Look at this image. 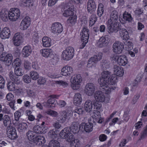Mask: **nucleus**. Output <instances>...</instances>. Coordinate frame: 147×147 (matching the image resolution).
Masks as SVG:
<instances>
[{
	"label": "nucleus",
	"mask_w": 147,
	"mask_h": 147,
	"mask_svg": "<svg viewBox=\"0 0 147 147\" xmlns=\"http://www.w3.org/2000/svg\"><path fill=\"white\" fill-rule=\"evenodd\" d=\"M118 17L119 14L117 11L114 10L111 12L110 18L106 23L109 33H116L119 30V25L117 22Z\"/></svg>",
	"instance_id": "f257e3e1"
},
{
	"label": "nucleus",
	"mask_w": 147,
	"mask_h": 147,
	"mask_svg": "<svg viewBox=\"0 0 147 147\" xmlns=\"http://www.w3.org/2000/svg\"><path fill=\"white\" fill-rule=\"evenodd\" d=\"M20 15V10L18 8H15L10 11L5 8L2 9L0 12V17L3 21L7 22L8 18L11 21H15L19 17Z\"/></svg>",
	"instance_id": "f03ea898"
},
{
	"label": "nucleus",
	"mask_w": 147,
	"mask_h": 147,
	"mask_svg": "<svg viewBox=\"0 0 147 147\" xmlns=\"http://www.w3.org/2000/svg\"><path fill=\"white\" fill-rule=\"evenodd\" d=\"M117 78L115 75H111V73L108 71H104L102 73V76L98 80L100 86L105 85L109 83L110 85H115L117 82Z\"/></svg>",
	"instance_id": "7ed1b4c3"
},
{
	"label": "nucleus",
	"mask_w": 147,
	"mask_h": 147,
	"mask_svg": "<svg viewBox=\"0 0 147 147\" xmlns=\"http://www.w3.org/2000/svg\"><path fill=\"white\" fill-rule=\"evenodd\" d=\"M26 135L27 138L29 141L33 142L37 145L41 146L45 142L44 137L36 135L33 131H28L27 132Z\"/></svg>",
	"instance_id": "20e7f679"
},
{
	"label": "nucleus",
	"mask_w": 147,
	"mask_h": 147,
	"mask_svg": "<svg viewBox=\"0 0 147 147\" xmlns=\"http://www.w3.org/2000/svg\"><path fill=\"white\" fill-rule=\"evenodd\" d=\"M15 74L12 71H10L9 73L10 79L15 83L16 84H18L20 83V79L18 77L21 76L24 74L22 69L20 67H14Z\"/></svg>",
	"instance_id": "39448f33"
},
{
	"label": "nucleus",
	"mask_w": 147,
	"mask_h": 147,
	"mask_svg": "<svg viewBox=\"0 0 147 147\" xmlns=\"http://www.w3.org/2000/svg\"><path fill=\"white\" fill-rule=\"evenodd\" d=\"M82 78L80 74L71 77V86L74 90H77L80 88V83L82 81Z\"/></svg>",
	"instance_id": "423d86ee"
},
{
	"label": "nucleus",
	"mask_w": 147,
	"mask_h": 147,
	"mask_svg": "<svg viewBox=\"0 0 147 147\" xmlns=\"http://www.w3.org/2000/svg\"><path fill=\"white\" fill-rule=\"evenodd\" d=\"M74 49L71 47H68L62 53V56L63 59L66 60L71 59L74 55Z\"/></svg>",
	"instance_id": "0eeeda50"
},
{
	"label": "nucleus",
	"mask_w": 147,
	"mask_h": 147,
	"mask_svg": "<svg viewBox=\"0 0 147 147\" xmlns=\"http://www.w3.org/2000/svg\"><path fill=\"white\" fill-rule=\"evenodd\" d=\"M102 53L100 52L94 55L93 57L90 58L88 61L87 67L90 68L95 66L96 62L99 61L102 59Z\"/></svg>",
	"instance_id": "6e6552de"
},
{
	"label": "nucleus",
	"mask_w": 147,
	"mask_h": 147,
	"mask_svg": "<svg viewBox=\"0 0 147 147\" xmlns=\"http://www.w3.org/2000/svg\"><path fill=\"white\" fill-rule=\"evenodd\" d=\"M88 32V31L86 28L84 27L82 30L80 35H82L81 39L82 43L80 46V49L83 48L88 41L89 34Z\"/></svg>",
	"instance_id": "1a4fd4ad"
},
{
	"label": "nucleus",
	"mask_w": 147,
	"mask_h": 147,
	"mask_svg": "<svg viewBox=\"0 0 147 147\" xmlns=\"http://www.w3.org/2000/svg\"><path fill=\"white\" fill-rule=\"evenodd\" d=\"M0 60L1 61L4 62L5 65L8 67L11 65L13 59V56L10 54H6L3 53L0 56Z\"/></svg>",
	"instance_id": "9d476101"
},
{
	"label": "nucleus",
	"mask_w": 147,
	"mask_h": 147,
	"mask_svg": "<svg viewBox=\"0 0 147 147\" xmlns=\"http://www.w3.org/2000/svg\"><path fill=\"white\" fill-rule=\"evenodd\" d=\"M74 7L73 6L70 7L67 4L63 8V10L64 12L63 13V15L65 17H70L74 16Z\"/></svg>",
	"instance_id": "9b49d317"
},
{
	"label": "nucleus",
	"mask_w": 147,
	"mask_h": 147,
	"mask_svg": "<svg viewBox=\"0 0 147 147\" xmlns=\"http://www.w3.org/2000/svg\"><path fill=\"white\" fill-rule=\"evenodd\" d=\"M86 7L87 11L90 13H94L96 9V6L95 2L94 0H88V1Z\"/></svg>",
	"instance_id": "f8f14e48"
},
{
	"label": "nucleus",
	"mask_w": 147,
	"mask_h": 147,
	"mask_svg": "<svg viewBox=\"0 0 147 147\" xmlns=\"http://www.w3.org/2000/svg\"><path fill=\"white\" fill-rule=\"evenodd\" d=\"M113 50L114 53L120 54L122 53L124 49L123 44L120 42H116L113 45Z\"/></svg>",
	"instance_id": "ddd939ff"
},
{
	"label": "nucleus",
	"mask_w": 147,
	"mask_h": 147,
	"mask_svg": "<svg viewBox=\"0 0 147 147\" xmlns=\"http://www.w3.org/2000/svg\"><path fill=\"white\" fill-rule=\"evenodd\" d=\"M7 134L8 137L11 140H14L17 138L16 129L12 126L8 127L7 129Z\"/></svg>",
	"instance_id": "4468645a"
},
{
	"label": "nucleus",
	"mask_w": 147,
	"mask_h": 147,
	"mask_svg": "<svg viewBox=\"0 0 147 147\" xmlns=\"http://www.w3.org/2000/svg\"><path fill=\"white\" fill-rule=\"evenodd\" d=\"M95 90L94 85L92 83H88L85 86L84 91L86 94L90 96L92 95Z\"/></svg>",
	"instance_id": "2eb2a0df"
},
{
	"label": "nucleus",
	"mask_w": 147,
	"mask_h": 147,
	"mask_svg": "<svg viewBox=\"0 0 147 147\" xmlns=\"http://www.w3.org/2000/svg\"><path fill=\"white\" fill-rule=\"evenodd\" d=\"M52 32L57 34L61 33L63 30V27L61 24L59 22L53 24L51 27Z\"/></svg>",
	"instance_id": "dca6fc26"
},
{
	"label": "nucleus",
	"mask_w": 147,
	"mask_h": 147,
	"mask_svg": "<svg viewBox=\"0 0 147 147\" xmlns=\"http://www.w3.org/2000/svg\"><path fill=\"white\" fill-rule=\"evenodd\" d=\"M69 128H70V132H71L75 134L78 133L82 128L78 122L72 123Z\"/></svg>",
	"instance_id": "f3484780"
},
{
	"label": "nucleus",
	"mask_w": 147,
	"mask_h": 147,
	"mask_svg": "<svg viewBox=\"0 0 147 147\" xmlns=\"http://www.w3.org/2000/svg\"><path fill=\"white\" fill-rule=\"evenodd\" d=\"M31 24L30 19L28 16H26L23 19L20 24L21 28L22 30L26 29Z\"/></svg>",
	"instance_id": "a211bd4d"
},
{
	"label": "nucleus",
	"mask_w": 147,
	"mask_h": 147,
	"mask_svg": "<svg viewBox=\"0 0 147 147\" xmlns=\"http://www.w3.org/2000/svg\"><path fill=\"white\" fill-rule=\"evenodd\" d=\"M12 40L14 45L16 46H19L22 42V36L18 33H16L14 35Z\"/></svg>",
	"instance_id": "6ab92c4d"
},
{
	"label": "nucleus",
	"mask_w": 147,
	"mask_h": 147,
	"mask_svg": "<svg viewBox=\"0 0 147 147\" xmlns=\"http://www.w3.org/2000/svg\"><path fill=\"white\" fill-rule=\"evenodd\" d=\"M10 36V31L7 27L4 28L1 32L0 37L2 39L8 38Z\"/></svg>",
	"instance_id": "aec40b11"
},
{
	"label": "nucleus",
	"mask_w": 147,
	"mask_h": 147,
	"mask_svg": "<svg viewBox=\"0 0 147 147\" xmlns=\"http://www.w3.org/2000/svg\"><path fill=\"white\" fill-rule=\"evenodd\" d=\"M94 96L97 101L102 102L105 100V96L103 93L101 91L96 92Z\"/></svg>",
	"instance_id": "412c9836"
},
{
	"label": "nucleus",
	"mask_w": 147,
	"mask_h": 147,
	"mask_svg": "<svg viewBox=\"0 0 147 147\" xmlns=\"http://www.w3.org/2000/svg\"><path fill=\"white\" fill-rule=\"evenodd\" d=\"M80 127H81L82 130L84 129V130L86 132H90L93 130V124L92 123H83L80 125Z\"/></svg>",
	"instance_id": "4be33fe9"
},
{
	"label": "nucleus",
	"mask_w": 147,
	"mask_h": 147,
	"mask_svg": "<svg viewBox=\"0 0 147 147\" xmlns=\"http://www.w3.org/2000/svg\"><path fill=\"white\" fill-rule=\"evenodd\" d=\"M119 34L120 36L122 39L124 40H128L129 38V36L127 30L125 29H121L119 25Z\"/></svg>",
	"instance_id": "5701e85b"
},
{
	"label": "nucleus",
	"mask_w": 147,
	"mask_h": 147,
	"mask_svg": "<svg viewBox=\"0 0 147 147\" xmlns=\"http://www.w3.org/2000/svg\"><path fill=\"white\" fill-rule=\"evenodd\" d=\"M73 69L69 66H65L63 67L61 70V74L65 76H69L73 72Z\"/></svg>",
	"instance_id": "b1692460"
},
{
	"label": "nucleus",
	"mask_w": 147,
	"mask_h": 147,
	"mask_svg": "<svg viewBox=\"0 0 147 147\" xmlns=\"http://www.w3.org/2000/svg\"><path fill=\"white\" fill-rule=\"evenodd\" d=\"M70 134V128L69 127H67L65 128L61 131L59 134V135L61 138L66 139L68 138L69 135Z\"/></svg>",
	"instance_id": "393cba45"
},
{
	"label": "nucleus",
	"mask_w": 147,
	"mask_h": 147,
	"mask_svg": "<svg viewBox=\"0 0 147 147\" xmlns=\"http://www.w3.org/2000/svg\"><path fill=\"white\" fill-rule=\"evenodd\" d=\"M133 18L132 17L131 14L128 12L125 11L123 14V17L121 20L122 22H120L123 24H124L125 22H131Z\"/></svg>",
	"instance_id": "a878e982"
},
{
	"label": "nucleus",
	"mask_w": 147,
	"mask_h": 147,
	"mask_svg": "<svg viewBox=\"0 0 147 147\" xmlns=\"http://www.w3.org/2000/svg\"><path fill=\"white\" fill-rule=\"evenodd\" d=\"M113 69L116 75L119 77H121L123 76L124 71L122 67L115 65L114 66Z\"/></svg>",
	"instance_id": "bb28decb"
},
{
	"label": "nucleus",
	"mask_w": 147,
	"mask_h": 147,
	"mask_svg": "<svg viewBox=\"0 0 147 147\" xmlns=\"http://www.w3.org/2000/svg\"><path fill=\"white\" fill-rule=\"evenodd\" d=\"M32 49L30 45L24 46L22 51L23 55L24 57H28L31 53Z\"/></svg>",
	"instance_id": "cd10ccee"
},
{
	"label": "nucleus",
	"mask_w": 147,
	"mask_h": 147,
	"mask_svg": "<svg viewBox=\"0 0 147 147\" xmlns=\"http://www.w3.org/2000/svg\"><path fill=\"white\" fill-rule=\"evenodd\" d=\"M118 64L120 65L125 66L128 62L126 56L124 55H120L117 59Z\"/></svg>",
	"instance_id": "c85d7f7f"
},
{
	"label": "nucleus",
	"mask_w": 147,
	"mask_h": 147,
	"mask_svg": "<svg viewBox=\"0 0 147 147\" xmlns=\"http://www.w3.org/2000/svg\"><path fill=\"white\" fill-rule=\"evenodd\" d=\"M40 53L42 56L45 58L50 57L53 55L52 50L48 49H41Z\"/></svg>",
	"instance_id": "c756f323"
},
{
	"label": "nucleus",
	"mask_w": 147,
	"mask_h": 147,
	"mask_svg": "<svg viewBox=\"0 0 147 147\" xmlns=\"http://www.w3.org/2000/svg\"><path fill=\"white\" fill-rule=\"evenodd\" d=\"M109 83L105 84V85H103V86H100V89L102 91L105 90V93L107 94L110 93L111 90H114L116 87L115 86H108V85H109Z\"/></svg>",
	"instance_id": "7c9ffc66"
},
{
	"label": "nucleus",
	"mask_w": 147,
	"mask_h": 147,
	"mask_svg": "<svg viewBox=\"0 0 147 147\" xmlns=\"http://www.w3.org/2000/svg\"><path fill=\"white\" fill-rule=\"evenodd\" d=\"M82 101V95L79 93H76L73 98V102L76 105H80Z\"/></svg>",
	"instance_id": "2f4dec72"
},
{
	"label": "nucleus",
	"mask_w": 147,
	"mask_h": 147,
	"mask_svg": "<svg viewBox=\"0 0 147 147\" xmlns=\"http://www.w3.org/2000/svg\"><path fill=\"white\" fill-rule=\"evenodd\" d=\"M56 95H51L49 97L50 98L47 100V102L50 105V108H53L55 107L57 104V101L55 98L56 97Z\"/></svg>",
	"instance_id": "473e14b6"
},
{
	"label": "nucleus",
	"mask_w": 147,
	"mask_h": 147,
	"mask_svg": "<svg viewBox=\"0 0 147 147\" xmlns=\"http://www.w3.org/2000/svg\"><path fill=\"white\" fill-rule=\"evenodd\" d=\"M42 46L46 47H48L51 45V39L47 37H44L42 39Z\"/></svg>",
	"instance_id": "72a5a7b5"
},
{
	"label": "nucleus",
	"mask_w": 147,
	"mask_h": 147,
	"mask_svg": "<svg viewBox=\"0 0 147 147\" xmlns=\"http://www.w3.org/2000/svg\"><path fill=\"white\" fill-rule=\"evenodd\" d=\"M47 127L45 128L44 126L40 127L38 125L35 126L33 128L34 132L35 133L41 134L45 132V130L47 129Z\"/></svg>",
	"instance_id": "f704fd0d"
},
{
	"label": "nucleus",
	"mask_w": 147,
	"mask_h": 147,
	"mask_svg": "<svg viewBox=\"0 0 147 147\" xmlns=\"http://www.w3.org/2000/svg\"><path fill=\"white\" fill-rule=\"evenodd\" d=\"M93 104L92 102L90 100L86 101L84 105V108L86 112H90L92 109Z\"/></svg>",
	"instance_id": "c9c22d12"
},
{
	"label": "nucleus",
	"mask_w": 147,
	"mask_h": 147,
	"mask_svg": "<svg viewBox=\"0 0 147 147\" xmlns=\"http://www.w3.org/2000/svg\"><path fill=\"white\" fill-rule=\"evenodd\" d=\"M107 44L105 37L103 36L100 38L97 43L98 46L100 48L105 47Z\"/></svg>",
	"instance_id": "e433bc0d"
},
{
	"label": "nucleus",
	"mask_w": 147,
	"mask_h": 147,
	"mask_svg": "<svg viewBox=\"0 0 147 147\" xmlns=\"http://www.w3.org/2000/svg\"><path fill=\"white\" fill-rule=\"evenodd\" d=\"M57 118V120L61 123H63L66 120L67 117V113L65 111H63L61 113Z\"/></svg>",
	"instance_id": "4c0bfd02"
},
{
	"label": "nucleus",
	"mask_w": 147,
	"mask_h": 147,
	"mask_svg": "<svg viewBox=\"0 0 147 147\" xmlns=\"http://www.w3.org/2000/svg\"><path fill=\"white\" fill-rule=\"evenodd\" d=\"M4 125L6 127L9 126L11 121L9 117L7 115H5L3 117V120Z\"/></svg>",
	"instance_id": "58836bf2"
},
{
	"label": "nucleus",
	"mask_w": 147,
	"mask_h": 147,
	"mask_svg": "<svg viewBox=\"0 0 147 147\" xmlns=\"http://www.w3.org/2000/svg\"><path fill=\"white\" fill-rule=\"evenodd\" d=\"M103 7L104 6L102 4L100 3L99 4L97 11V14L100 17H101L104 13V9Z\"/></svg>",
	"instance_id": "ea45409f"
},
{
	"label": "nucleus",
	"mask_w": 147,
	"mask_h": 147,
	"mask_svg": "<svg viewBox=\"0 0 147 147\" xmlns=\"http://www.w3.org/2000/svg\"><path fill=\"white\" fill-rule=\"evenodd\" d=\"M28 127L26 123H19L18 129L19 131L22 132L25 131Z\"/></svg>",
	"instance_id": "a19ab883"
},
{
	"label": "nucleus",
	"mask_w": 147,
	"mask_h": 147,
	"mask_svg": "<svg viewBox=\"0 0 147 147\" xmlns=\"http://www.w3.org/2000/svg\"><path fill=\"white\" fill-rule=\"evenodd\" d=\"M22 4L26 7H32L33 3L32 0H21Z\"/></svg>",
	"instance_id": "79ce46f5"
},
{
	"label": "nucleus",
	"mask_w": 147,
	"mask_h": 147,
	"mask_svg": "<svg viewBox=\"0 0 147 147\" xmlns=\"http://www.w3.org/2000/svg\"><path fill=\"white\" fill-rule=\"evenodd\" d=\"M7 87L9 91H13L15 90L16 85L14 82L9 81L7 82Z\"/></svg>",
	"instance_id": "37998d69"
},
{
	"label": "nucleus",
	"mask_w": 147,
	"mask_h": 147,
	"mask_svg": "<svg viewBox=\"0 0 147 147\" xmlns=\"http://www.w3.org/2000/svg\"><path fill=\"white\" fill-rule=\"evenodd\" d=\"M102 69L104 70H106L110 67V62L106 60H102L101 63Z\"/></svg>",
	"instance_id": "c03bdc74"
},
{
	"label": "nucleus",
	"mask_w": 147,
	"mask_h": 147,
	"mask_svg": "<svg viewBox=\"0 0 147 147\" xmlns=\"http://www.w3.org/2000/svg\"><path fill=\"white\" fill-rule=\"evenodd\" d=\"M90 14L92 15L90 18V25L92 26L96 21L97 18L96 15L94 13Z\"/></svg>",
	"instance_id": "a18cd8bd"
},
{
	"label": "nucleus",
	"mask_w": 147,
	"mask_h": 147,
	"mask_svg": "<svg viewBox=\"0 0 147 147\" xmlns=\"http://www.w3.org/2000/svg\"><path fill=\"white\" fill-rule=\"evenodd\" d=\"M49 145L50 147H59L60 143L57 140H53L50 141Z\"/></svg>",
	"instance_id": "49530a36"
},
{
	"label": "nucleus",
	"mask_w": 147,
	"mask_h": 147,
	"mask_svg": "<svg viewBox=\"0 0 147 147\" xmlns=\"http://www.w3.org/2000/svg\"><path fill=\"white\" fill-rule=\"evenodd\" d=\"M80 145L79 140L78 139H76L74 140L71 141L70 146V147H79Z\"/></svg>",
	"instance_id": "de8ad7c7"
},
{
	"label": "nucleus",
	"mask_w": 147,
	"mask_h": 147,
	"mask_svg": "<svg viewBox=\"0 0 147 147\" xmlns=\"http://www.w3.org/2000/svg\"><path fill=\"white\" fill-rule=\"evenodd\" d=\"M21 63V60L18 58H17L14 60V61L12 62V65L15 66V67H19Z\"/></svg>",
	"instance_id": "09e8293b"
},
{
	"label": "nucleus",
	"mask_w": 147,
	"mask_h": 147,
	"mask_svg": "<svg viewBox=\"0 0 147 147\" xmlns=\"http://www.w3.org/2000/svg\"><path fill=\"white\" fill-rule=\"evenodd\" d=\"M128 40H124L123 42L125 45L127 46L126 48L128 47V50H131L133 49V44L131 42Z\"/></svg>",
	"instance_id": "8fccbe9b"
},
{
	"label": "nucleus",
	"mask_w": 147,
	"mask_h": 147,
	"mask_svg": "<svg viewBox=\"0 0 147 147\" xmlns=\"http://www.w3.org/2000/svg\"><path fill=\"white\" fill-rule=\"evenodd\" d=\"M30 74V77L33 80H35L39 78V75L38 73L35 71H32Z\"/></svg>",
	"instance_id": "3c124183"
},
{
	"label": "nucleus",
	"mask_w": 147,
	"mask_h": 147,
	"mask_svg": "<svg viewBox=\"0 0 147 147\" xmlns=\"http://www.w3.org/2000/svg\"><path fill=\"white\" fill-rule=\"evenodd\" d=\"M73 112L76 113L78 115H81L84 112L83 107H79L74 110Z\"/></svg>",
	"instance_id": "603ef678"
},
{
	"label": "nucleus",
	"mask_w": 147,
	"mask_h": 147,
	"mask_svg": "<svg viewBox=\"0 0 147 147\" xmlns=\"http://www.w3.org/2000/svg\"><path fill=\"white\" fill-rule=\"evenodd\" d=\"M23 80L25 83L29 84L31 81V77L27 74L24 75L23 76Z\"/></svg>",
	"instance_id": "864d4df0"
},
{
	"label": "nucleus",
	"mask_w": 147,
	"mask_h": 147,
	"mask_svg": "<svg viewBox=\"0 0 147 147\" xmlns=\"http://www.w3.org/2000/svg\"><path fill=\"white\" fill-rule=\"evenodd\" d=\"M49 136L52 138L54 139L57 137L56 132L54 130H50L48 133Z\"/></svg>",
	"instance_id": "5fc2aeb1"
},
{
	"label": "nucleus",
	"mask_w": 147,
	"mask_h": 147,
	"mask_svg": "<svg viewBox=\"0 0 147 147\" xmlns=\"http://www.w3.org/2000/svg\"><path fill=\"white\" fill-rule=\"evenodd\" d=\"M76 21V17L75 15L69 17L67 20V22L68 23L71 24H74Z\"/></svg>",
	"instance_id": "6e6d98bb"
},
{
	"label": "nucleus",
	"mask_w": 147,
	"mask_h": 147,
	"mask_svg": "<svg viewBox=\"0 0 147 147\" xmlns=\"http://www.w3.org/2000/svg\"><path fill=\"white\" fill-rule=\"evenodd\" d=\"M14 115L15 120L17 121H18L22 115V114L20 111H17L14 113Z\"/></svg>",
	"instance_id": "4d7b16f0"
},
{
	"label": "nucleus",
	"mask_w": 147,
	"mask_h": 147,
	"mask_svg": "<svg viewBox=\"0 0 147 147\" xmlns=\"http://www.w3.org/2000/svg\"><path fill=\"white\" fill-rule=\"evenodd\" d=\"M147 136V124L144 131L142 132L141 134L140 138L139 139L141 140L144 138L146 137Z\"/></svg>",
	"instance_id": "13d9d810"
},
{
	"label": "nucleus",
	"mask_w": 147,
	"mask_h": 147,
	"mask_svg": "<svg viewBox=\"0 0 147 147\" xmlns=\"http://www.w3.org/2000/svg\"><path fill=\"white\" fill-rule=\"evenodd\" d=\"M7 100L9 101L15 100L14 97L13 95L11 93L8 94L6 96Z\"/></svg>",
	"instance_id": "bf43d9fd"
},
{
	"label": "nucleus",
	"mask_w": 147,
	"mask_h": 147,
	"mask_svg": "<svg viewBox=\"0 0 147 147\" xmlns=\"http://www.w3.org/2000/svg\"><path fill=\"white\" fill-rule=\"evenodd\" d=\"M5 84V81L3 77L0 75V88H4Z\"/></svg>",
	"instance_id": "052dcab7"
},
{
	"label": "nucleus",
	"mask_w": 147,
	"mask_h": 147,
	"mask_svg": "<svg viewBox=\"0 0 147 147\" xmlns=\"http://www.w3.org/2000/svg\"><path fill=\"white\" fill-rule=\"evenodd\" d=\"M94 117L95 119L100 118V111L97 110L94 111Z\"/></svg>",
	"instance_id": "680f3d73"
},
{
	"label": "nucleus",
	"mask_w": 147,
	"mask_h": 147,
	"mask_svg": "<svg viewBox=\"0 0 147 147\" xmlns=\"http://www.w3.org/2000/svg\"><path fill=\"white\" fill-rule=\"evenodd\" d=\"M24 66L26 69H29L30 68V63L27 61H25L24 63Z\"/></svg>",
	"instance_id": "e2e57ef3"
},
{
	"label": "nucleus",
	"mask_w": 147,
	"mask_h": 147,
	"mask_svg": "<svg viewBox=\"0 0 147 147\" xmlns=\"http://www.w3.org/2000/svg\"><path fill=\"white\" fill-rule=\"evenodd\" d=\"M45 82V78L42 77H40L38 80V82L40 85L43 84Z\"/></svg>",
	"instance_id": "0e129e2a"
},
{
	"label": "nucleus",
	"mask_w": 147,
	"mask_h": 147,
	"mask_svg": "<svg viewBox=\"0 0 147 147\" xmlns=\"http://www.w3.org/2000/svg\"><path fill=\"white\" fill-rule=\"evenodd\" d=\"M47 113L48 114L53 115L54 117H55L58 115V113L57 112L51 110L47 111Z\"/></svg>",
	"instance_id": "69168bd1"
},
{
	"label": "nucleus",
	"mask_w": 147,
	"mask_h": 147,
	"mask_svg": "<svg viewBox=\"0 0 147 147\" xmlns=\"http://www.w3.org/2000/svg\"><path fill=\"white\" fill-rule=\"evenodd\" d=\"M94 108L97 110H99L102 107L101 103L100 102H95L94 104Z\"/></svg>",
	"instance_id": "338daca9"
},
{
	"label": "nucleus",
	"mask_w": 147,
	"mask_h": 147,
	"mask_svg": "<svg viewBox=\"0 0 147 147\" xmlns=\"http://www.w3.org/2000/svg\"><path fill=\"white\" fill-rule=\"evenodd\" d=\"M68 138H67V141L68 142H70V143L71 141L74 140V136L71 133V134L69 135Z\"/></svg>",
	"instance_id": "774afa93"
}]
</instances>
